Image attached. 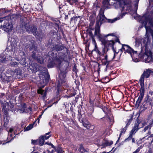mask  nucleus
<instances>
[{
  "mask_svg": "<svg viewBox=\"0 0 153 153\" xmlns=\"http://www.w3.org/2000/svg\"><path fill=\"white\" fill-rule=\"evenodd\" d=\"M110 0H103L102 3L104 7L109 9L110 8V5H113L116 8L120 7L122 12V14L119 17L111 20L110 22L111 23L122 19L126 13L130 12L131 10L130 0H114V2L111 4L109 3Z\"/></svg>",
  "mask_w": 153,
  "mask_h": 153,
  "instance_id": "nucleus-1",
  "label": "nucleus"
},
{
  "mask_svg": "<svg viewBox=\"0 0 153 153\" xmlns=\"http://www.w3.org/2000/svg\"><path fill=\"white\" fill-rule=\"evenodd\" d=\"M13 53L12 51L6 49L5 52L0 54V62L3 63H9L10 66L11 67H17L19 63L15 62L14 60L15 59L17 61H19V60L17 57L13 59L12 57Z\"/></svg>",
  "mask_w": 153,
  "mask_h": 153,
  "instance_id": "nucleus-2",
  "label": "nucleus"
},
{
  "mask_svg": "<svg viewBox=\"0 0 153 153\" xmlns=\"http://www.w3.org/2000/svg\"><path fill=\"white\" fill-rule=\"evenodd\" d=\"M119 51H120L121 52L120 54V56H121L122 54V52L124 51L125 53H128L131 55L133 60L137 56V51H134L127 45H122V50L120 49Z\"/></svg>",
  "mask_w": 153,
  "mask_h": 153,
  "instance_id": "nucleus-3",
  "label": "nucleus"
},
{
  "mask_svg": "<svg viewBox=\"0 0 153 153\" xmlns=\"http://www.w3.org/2000/svg\"><path fill=\"white\" fill-rule=\"evenodd\" d=\"M112 36L113 37V38L112 39V40H108L106 39V38L107 37H104L102 39L103 40V41H101L102 42V44L105 46L104 48H103L102 50V52H103L104 53H105V48L108 46L111 47L113 49H114L113 45L115 42H114L113 39L114 38H115V36H114H114Z\"/></svg>",
  "mask_w": 153,
  "mask_h": 153,
  "instance_id": "nucleus-4",
  "label": "nucleus"
},
{
  "mask_svg": "<svg viewBox=\"0 0 153 153\" xmlns=\"http://www.w3.org/2000/svg\"><path fill=\"white\" fill-rule=\"evenodd\" d=\"M150 74H153V71L151 69H148L144 71L143 74H142L140 79V85H144V78H148Z\"/></svg>",
  "mask_w": 153,
  "mask_h": 153,
  "instance_id": "nucleus-5",
  "label": "nucleus"
},
{
  "mask_svg": "<svg viewBox=\"0 0 153 153\" xmlns=\"http://www.w3.org/2000/svg\"><path fill=\"white\" fill-rule=\"evenodd\" d=\"M2 27L4 31L6 32H9L12 30L13 28V25L11 19L4 20V23Z\"/></svg>",
  "mask_w": 153,
  "mask_h": 153,
  "instance_id": "nucleus-6",
  "label": "nucleus"
},
{
  "mask_svg": "<svg viewBox=\"0 0 153 153\" xmlns=\"http://www.w3.org/2000/svg\"><path fill=\"white\" fill-rule=\"evenodd\" d=\"M34 67H33V65H31V68H30L33 70L37 71H40L41 72V74L45 75L47 74V70L45 68H42L41 66H39L36 64H33Z\"/></svg>",
  "mask_w": 153,
  "mask_h": 153,
  "instance_id": "nucleus-7",
  "label": "nucleus"
},
{
  "mask_svg": "<svg viewBox=\"0 0 153 153\" xmlns=\"http://www.w3.org/2000/svg\"><path fill=\"white\" fill-rule=\"evenodd\" d=\"M104 10L101 8L100 11L99 15L98 16V20L97 22V24L98 26L100 25L105 21L106 18L104 15Z\"/></svg>",
  "mask_w": 153,
  "mask_h": 153,
  "instance_id": "nucleus-8",
  "label": "nucleus"
},
{
  "mask_svg": "<svg viewBox=\"0 0 153 153\" xmlns=\"http://www.w3.org/2000/svg\"><path fill=\"white\" fill-rule=\"evenodd\" d=\"M95 35L96 36L100 41H103L102 39L104 37H107L109 36H114L113 33L109 34L107 35H102L100 33V28L99 27H96L95 29Z\"/></svg>",
  "mask_w": 153,
  "mask_h": 153,
  "instance_id": "nucleus-9",
  "label": "nucleus"
},
{
  "mask_svg": "<svg viewBox=\"0 0 153 153\" xmlns=\"http://www.w3.org/2000/svg\"><path fill=\"white\" fill-rule=\"evenodd\" d=\"M141 85V87L140 89V94L136 102V104L138 105H139L140 103L141 102L142 100L143 99L144 94V85Z\"/></svg>",
  "mask_w": 153,
  "mask_h": 153,
  "instance_id": "nucleus-10",
  "label": "nucleus"
},
{
  "mask_svg": "<svg viewBox=\"0 0 153 153\" xmlns=\"http://www.w3.org/2000/svg\"><path fill=\"white\" fill-rule=\"evenodd\" d=\"M32 109L30 107H29L27 109L26 105L25 103H23L21 105V108L19 109V111L20 113H28Z\"/></svg>",
  "mask_w": 153,
  "mask_h": 153,
  "instance_id": "nucleus-11",
  "label": "nucleus"
},
{
  "mask_svg": "<svg viewBox=\"0 0 153 153\" xmlns=\"http://www.w3.org/2000/svg\"><path fill=\"white\" fill-rule=\"evenodd\" d=\"M153 124V119H152L150 122L149 123V124L147 126H145L143 130L142 131L143 132H146V131H147L148 132L146 134V136H148V135H150L151 133V131L150 130Z\"/></svg>",
  "mask_w": 153,
  "mask_h": 153,
  "instance_id": "nucleus-12",
  "label": "nucleus"
},
{
  "mask_svg": "<svg viewBox=\"0 0 153 153\" xmlns=\"http://www.w3.org/2000/svg\"><path fill=\"white\" fill-rule=\"evenodd\" d=\"M65 72H61L59 76V79L58 80L59 85H61L65 82Z\"/></svg>",
  "mask_w": 153,
  "mask_h": 153,
  "instance_id": "nucleus-13",
  "label": "nucleus"
},
{
  "mask_svg": "<svg viewBox=\"0 0 153 153\" xmlns=\"http://www.w3.org/2000/svg\"><path fill=\"white\" fill-rule=\"evenodd\" d=\"M144 57L146 63L150 62L153 60L152 55L151 53H149L148 54H145Z\"/></svg>",
  "mask_w": 153,
  "mask_h": 153,
  "instance_id": "nucleus-14",
  "label": "nucleus"
},
{
  "mask_svg": "<svg viewBox=\"0 0 153 153\" xmlns=\"http://www.w3.org/2000/svg\"><path fill=\"white\" fill-rule=\"evenodd\" d=\"M48 89H46L45 91L43 90L41 88H40L37 90L38 93L42 95L41 98L44 100L46 98V92Z\"/></svg>",
  "mask_w": 153,
  "mask_h": 153,
  "instance_id": "nucleus-15",
  "label": "nucleus"
},
{
  "mask_svg": "<svg viewBox=\"0 0 153 153\" xmlns=\"http://www.w3.org/2000/svg\"><path fill=\"white\" fill-rule=\"evenodd\" d=\"M3 106V110L4 112L6 113L9 109V106L8 103L4 101L3 102L1 103Z\"/></svg>",
  "mask_w": 153,
  "mask_h": 153,
  "instance_id": "nucleus-16",
  "label": "nucleus"
},
{
  "mask_svg": "<svg viewBox=\"0 0 153 153\" xmlns=\"http://www.w3.org/2000/svg\"><path fill=\"white\" fill-rule=\"evenodd\" d=\"M62 60L63 59H59L56 58L53 59V62L56 66H58L60 65Z\"/></svg>",
  "mask_w": 153,
  "mask_h": 153,
  "instance_id": "nucleus-17",
  "label": "nucleus"
},
{
  "mask_svg": "<svg viewBox=\"0 0 153 153\" xmlns=\"http://www.w3.org/2000/svg\"><path fill=\"white\" fill-rule=\"evenodd\" d=\"M113 143L112 141H105L103 142L102 144V147H105L106 146H110Z\"/></svg>",
  "mask_w": 153,
  "mask_h": 153,
  "instance_id": "nucleus-18",
  "label": "nucleus"
},
{
  "mask_svg": "<svg viewBox=\"0 0 153 153\" xmlns=\"http://www.w3.org/2000/svg\"><path fill=\"white\" fill-rule=\"evenodd\" d=\"M140 123H139L138 122L136 123L135 126L133 128L131 131H132L133 133H135L140 127H139V125Z\"/></svg>",
  "mask_w": 153,
  "mask_h": 153,
  "instance_id": "nucleus-19",
  "label": "nucleus"
},
{
  "mask_svg": "<svg viewBox=\"0 0 153 153\" xmlns=\"http://www.w3.org/2000/svg\"><path fill=\"white\" fill-rule=\"evenodd\" d=\"M32 57L34 59H36L37 60V61H38V62H39V63H40L41 64H42V63H43V59L42 58H36V57H35V55L34 52H33V54L32 55Z\"/></svg>",
  "mask_w": 153,
  "mask_h": 153,
  "instance_id": "nucleus-20",
  "label": "nucleus"
},
{
  "mask_svg": "<svg viewBox=\"0 0 153 153\" xmlns=\"http://www.w3.org/2000/svg\"><path fill=\"white\" fill-rule=\"evenodd\" d=\"M7 73L10 75V76H13L14 75L15 72L12 69H9L7 71Z\"/></svg>",
  "mask_w": 153,
  "mask_h": 153,
  "instance_id": "nucleus-21",
  "label": "nucleus"
},
{
  "mask_svg": "<svg viewBox=\"0 0 153 153\" xmlns=\"http://www.w3.org/2000/svg\"><path fill=\"white\" fill-rule=\"evenodd\" d=\"M20 63L21 64L23 65H26V62H25V55L24 54H23V55L22 57V59L21 60Z\"/></svg>",
  "mask_w": 153,
  "mask_h": 153,
  "instance_id": "nucleus-22",
  "label": "nucleus"
},
{
  "mask_svg": "<svg viewBox=\"0 0 153 153\" xmlns=\"http://www.w3.org/2000/svg\"><path fill=\"white\" fill-rule=\"evenodd\" d=\"M39 145L42 146L44 144V139L43 136H42L39 137Z\"/></svg>",
  "mask_w": 153,
  "mask_h": 153,
  "instance_id": "nucleus-23",
  "label": "nucleus"
},
{
  "mask_svg": "<svg viewBox=\"0 0 153 153\" xmlns=\"http://www.w3.org/2000/svg\"><path fill=\"white\" fill-rule=\"evenodd\" d=\"M13 137H12L10 140V141H7L6 142H5V140L3 138H0V144H2L3 145L8 143L11 140H12L13 139Z\"/></svg>",
  "mask_w": 153,
  "mask_h": 153,
  "instance_id": "nucleus-24",
  "label": "nucleus"
},
{
  "mask_svg": "<svg viewBox=\"0 0 153 153\" xmlns=\"http://www.w3.org/2000/svg\"><path fill=\"white\" fill-rule=\"evenodd\" d=\"M82 122L83 125L85 128V129H89L90 128V125L88 122H87V123H85L82 121Z\"/></svg>",
  "mask_w": 153,
  "mask_h": 153,
  "instance_id": "nucleus-25",
  "label": "nucleus"
},
{
  "mask_svg": "<svg viewBox=\"0 0 153 153\" xmlns=\"http://www.w3.org/2000/svg\"><path fill=\"white\" fill-rule=\"evenodd\" d=\"M132 131H131L129 136L128 137V138H127L125 140L126 141H130V140H131V139L133 138V135L134 133L132 132Z\"/></svg>",
  "mask_w": 153,
  "mask_h": 153,
  "instance_id": "nucleus-26",
  "label": "nucleus"
},
{
  "mask_svg": "<svg viewBox=\"0 0 153 153\" xmlns=\"http://www.w3.org/2000/svg\"><path fill=\"white\" fill-rule=\"evenodd\" d=\"M79 151L81 153H85V152H88L87 150L85 149L82 145H80L79 147Z\"/></svg>",
  "mask_w": 153,
  "mask_h": 153,
  "instance_id": "nucleus-27",
  "label": "nucleus"
},
{
  "mask_svg": "<svg viewBox=\"0 0 153 153\" xmlns=\"http://www.w3.org/2000/svg\"><path fill=\"white\" fill-rule=\"evenodd\" d=\"M94 51H96V52L100 56H102L104 53L103 52V54L101 53L99 50L98 49V47H97V46H96V47H95L94 48Z\"/></svg>",
  "mask_w": 153,
  "mask_h": 153,
  "instance_id": "nucleus-28",
  "label": "nucleus"
},
{
  "mask_svg": "<svg viewBox=\"0 0 153 153\" xmlns=\"http://www.w3.org/2000/svg\"><path fill=\"white\" fill-rule=\"evenodd\" d=\"M34 123L33 124H30L25 129V131H28L31 129L33 127V125Z\"/></svg>",
  "mask_w": 153,
  "mask_h": 153,
  "instance_id": "nucleus-29",
  "label": "nucleus"
},
{
  "mask_svg": "<svg viewBox=\"0 0 153 153\" xmlns=\"http://www.w3.org/2000/svg\"><path fill=\"white\" fill-rule=\"evenodd\" d=\"M14 72H15V73H16V74L17 75H20L22 74L21 69L19 68L16 69Z\"/></svg>",
  "mask_w": 153,
  "mask_h": 153,
  "instance_id": "nucleus-30",
  "label": "nucleus"
},
{
  "mask_svg": "<svg viewBox=\"0 0 153 153\" xmlns=\"http://www.w3.org/2000/svg\"><path fill=\"white\" fill-rule=\"evenodd\" d=\"M102 61L103 65H108L110 62V61L109 60H102Z\"/></svg>",
  "mask_w": 153,
  "mask_h": 153,
  "instance_id": "nucleus-31",
  "label": "nucleus"
},
{
  "mask_svg": "<svg viewBox=\"0 0 153 153\" xmlns=\"http://www.w3.org/2000/svg\"><path fill=\"white\" fill-rule=\"evenodd\" d=\"M126 131V129H125V128H123L122 129L121 131V132H120V136L119 137V138L118 139H119V138H120V136L123 134H124V132H125V131Z\"/></svg>",
  "mask_w": 153,
  "mask_h": 153,
  "instance_id": "nucleus-32",
  "label": "nucleus"
},
{
  "mask_svg": "<svg viewBox=\"0 0 153 153\" xmlns=\"http://www.w3.org/2000/svg\"><path fill=\"white\" fill-rule=\"evenodd\" d=\"M92 39L93 44L94 45L95 47H96V46H97V44L95 39L94 37H92Z\"/></svg>",
  "mask_w": 153,
  "mask_h": 153,
  "instance_id": "nucleus-33",
  "label": "nucleus"
},
{
  "mask_svg": "<svg viewBox=\"0 0 153 153\" xmlns=\"http://www.w3.org/2000/svg\"><path fill=\"white\" fill-rule=\"evenodd\" d=\"M0 12L1 14H3L6 12V10L4 8L0 9Z\"/></svg>",
  "mask_w": 153,
  "mask_h": 153,
  "instance_id": "nucleus-34",
  "label": "nucleus"
},
{
  "mask_svg": "<svg viewBox=\"0 0 153 153\" xmlns=\"http://www.w3.org/2000/svg\"><path fill=\"white\" fill-rule=\"evenodd\" d=\"M50 132H49L47 133H46L45 134V140H47L51 136V135H49L48 136H47L48 135H49L50 134Z\"/></svg>",
  "mask_w": 153,
  "mask_h": 153,
  "instance_id": "nucleus-35",
  "label": "nucleus"
},
{
  "mask_svg": "<svg viewBox=\"0 0 153 153\" xmlns=\"http://www.w3.org/2000/svg\"><path fill=\"white\" fill-rule=\"evenodd\" d=\"M36 29L35 27H33V29L32 30H31V32L33 33V34L35 35V34L36 33Z\"/></svg>",
  "mask_w": 153,
  "mask_h": 153,
  "instance_id": "nucleus-36",
  "label": "nucleus"
},
{
  "mask_svg": "<svg viewBox=\"0 0 153 153\" xmlns=\"http://www.w3.org/2000/svg\"><path fill=\"white\" fill-rule=\"evenodd\" d=\"M55 48L57 51H60L62 50V48L61 47H59V46L58 45L56 46Z\"/></svg>",
  "mask_w": 153,
  "mask_h": 153,
  "instance_id": "nucleus-37",
  "label": "nucleus"
},
{
  "mask_svg": "<svg viewBox=\"0 0 153 153\" xmlns=\"http://www.w3.org/2000/svg\"><path fill=\"white\" fill-rule=\"evenodd\" d=\"M113 51L114 52V56L113 58V59H114L115 57L117 56V55L118 54V53H119V51H118L117 52H116L115 50L114 49H113Z\"/></svg>",
  "mask_w": 153,
  "mask_h": 153,
  "instance_id": "nucleus-38",
  "label": "nucleus"
},
{
  "mask_svg": "<svg viewBox=\"0 0 153 153\" xmlns=\"http://www.w3.org/2000/svg\"><path fill=\"white\" fill-rule=\"evenodd\" d=\"M37 140H32V141H31V143L32 144H37Z\"/></svg>",
  "mask_w": 153,
  "mask_h": 153,
  "instance_id": "nucleus-39",
  "label": "nucleus"
},
{
  "mask_svg": "<svg viewBox=\"0 0 153 153\" xmlns=\"http://www.w3.org/2000/svg\"><path fill=\"white\" fill-rule=\"evenodd\" d=\"M142 149V147L140 146L139 148H138L134 152L136 153H137L138 152H139L140 149Z\"/></svg>",
  "mask_w": 153,
  "mask_h": 153,
  "instance_id": "nucleus-40",
  "label": "nucleus"
},
{
  "mask_svg": "<svg viewBox=\"0 0 153 153\" xmlns=\"http://www.w3.org/2000/svg\"><path fill=\"white\" fill-rule=\"evenodd\" d=\"M63 152L61 149H59L57 151L58 153H63Z\"/></svg>",
  "mask_w": 153,
  "mask_h": 153,
  "instance_id": "nucleus-41",
  "label": "nucleus"
},
{
  "mask_svg": "<svg viewBox=\"0 0 153 153\" xmlns=\"http://www.w3.org/2000/svg\"><path fill=\"white\" fill-rule=\"evenodd\" d=\"M13 131V129L12 128H10L9 131H8V134H10V133H12Z\"/></svg>",
  "mask_w": 153,
  "mask_h": 153,
  "instance_id": "nucleus-42",
  "label": "nucleus"
},
{
  "mask_svg": "<svg viewBox=\"0 0 153 153\" xmlns=\"http://www.w3.org/2000/svg\"><path fill=\"white\" fill-rule=\"evenodd\" d=\"M31 42H27V44H28L27 45L28 46V48L30 47V48H32V47H33L32 46H31L30 45V44H31Z\"/></svg>",
  "mask_w": 153,
  "mask_h": 153,
  "instance_id": "nucleus-43",
  "label": "nucleus"
},
{
  "mask_svg": "<svg viewBox=\"0 0 153 153\" xmlns=\"http://www.w3.org/2000/svg\"><path fill=\"white\" fill-rule=\"evenodd\" d=\"M132 16L134 17L135 19H137L136 17L137 16V13L135 12L134 13V14H133Z\"/></svg>",
  "mask_w": 153,
  "mask_h": 153,
  "instance_id": "nucleus-44",
  "label": "nucleus"
},
{
  "mask_svg": "<svg viewBox=\"0 0 153 153\" xmlns=\"http://www.w3.org/2000/svg\"><path fill=\"white\" fill-rule=\"evenodd\" d=\"M45 144H48L49 145H50L52 147H53L54 146H53V145L51 143H48V142H47V143H45Z\"/></svg>",
  "mask_w": 153,
  "mask_h": 153,
  "instance_id": "nucleus-45",
  "label": "nucleus"
},
{
  "mask_svg": "<svg viewBox=\"0 0 153 153\" xmlns=\"http://www.w3.org/2000/svg\"><path fill=\"white\" fill-rule=\"evenodd\" d=\"M102 60H108V56L107 55L105 56L104 58L102 59Z\"/></svg>",
  "mask_w": 153,
  "mask_h": 153,
  "instance_id": "nucleus-46",
  "label": "nucleus"
},
{
  "mask_svg": "<svg viewBox=\"0 0 153 153\" xmlns=\"http://www.w3.org/2000/svg\"><path fill=\"white\" fill-rule=\"evenodd\" d=\"M8 134V137L7 139L8 140H9L10 138L12 136V134H11V133H10V134Z\"/></svg>",
  "mask_w": 153,
  "mask_h": 153,
  "instance_id": "nucleus-47",
  "label": "nucleus"
},
{
  "mask_svg": "<svg viewBox=\"0 0 153 153\" xmlns=\"http://www.w3.org/2000/svg\"><path fill=\"white\" fill-rule=\"evenodd\" d=\"M150 103L152 104V105H153V96L151 99V102H150Z\"/></svg>",
  "mask_w": 153,
  "mask_h": 153,
  "instance_id": "nucleus-48",
  "label": "nucleus"
},
{
  "mask_svg": "<svg viewBox=\"0 0 153 153\" xmlns=\"http://www.w3.org/2000/svg\"><path fill=\"white\" fill-rule=\"evenodd\" d=\"M54 66L53 65H50V64H49L48 65V68H52V67H53V66Z\"/></svg>",
  "mask_w": 153,
  "mask_h": 153,
  "instance_id": "nucleus-49",
  "label": "nucleus"
},
{
  "mask_svg": "<svg viewBox=\"0 0 153 153\" xmlns=\"http://www.w3.org/2000/svg\"><path fill=\"white\" fill-rule=\"evenodd\" d=\"M132 140V143H134L135 142V140L134 138L133 137L131 139Z\"/></svg>",
  "mask_w": 153,
  "mask_h": 153,
  "instance_id": "nucleus-50",
  "label": "nucleus"
},
{
  "mask_svg": "<svg viewBox=\"0 0 153 153\" xmlns=\"http://www.w3.org/2000/svg\"><path fill=\"white\" fill-rule=\"evenodd\" d=\"M3 21V18L0 19V22H1Z\"/></svg>",
  "mask_w": 153,
  "mask_h": 153,
  "instance_id": "nucleus-51",
  "label": "nucleus"
},
{
  "mask_svg": "<svg viewBox=\"0 0 153 153\" xmlns=\"http://www.w3.org/2000/svg\"><path fill=\"white\" fill-rule=\"evenodd\" d=\"M152 152L151 150H150V149H149V153H151Z\"/></svg>",
  "mask_w": 153,
  "mask_h": 153,
  "instance_id": "nucleus-52",
  "label": "nucleus"
},
{
  "mask_svg": "<svg viewBox=\"0 0 153 153\" xmlns=\"http://www.w3.org/2000/svg\"><path fill=\"white\" fill-rule=\"evenodd\" d=\"M45 83H44V85L42 86V87L43 88L45 85Z\"/></svg>",
  "mask_w": 153,
  "mask_h": 153,
  "instance_id": "nucleus-53",
  "label": "nucleus"
},
{
  "mask_svg": "<svg viewBox=\"0 0 153 153\" xmlns=\"http://www.w3.org/2000/svg\"><path fill=\"white\" fill-rule=\"evenodd\" d=\"M149 94H150L151 95H152V92H150Z\"/></svg>",
  "mask_w": 153,
  "mask_h": 153,
  "instance_id": "nucleus-54",
  "label": "nucleus"
},
{
  "mask_svg": "<svg viewBox=\"0 0 153 153\" xmlns=\"http://www.w3.org/2000/svg\"><path fill=\"white\" fill-rule=\"evenodd\" d=\"M145 123H142L143 126H144Z\"/></svg>",
  "mask_w": 153,
  "mask_h": 153,
  "instance_id": "nucleus-55",
  "label": "nucleus"
},
{
  "mask_svg": "<svg viewBox=\"0 0 153 153\" xmlns=\"http://www.w3.org/2000/svg\"><path fill=\"white\" fill-rule=\"evenodd\" d=\"M57 102H58V101H57L56 102H54L53 103L56 104L57 103Z\"/></svg>",
  "mask_w": 153,
  "mask_h": 153,
  "instance_id": "nucleus-56",
  "label": "nucleus"
},
{
  "mask_svg": "<svg viewBox=\"0 0 153 153\" xmlns=\"http://www.w3.org/2000/svg\"><path fill=\"white\" fill-rule=\"evenodd\" d=\"M38 123H39V118H38Z\"/></svg>",
  "mask_w": 153,
  "mask_h": 153,
  "instance_id": "nucleus-57",
  "label": "nucleus"
},
{
  "mask_svg": "<svg viewBox=\"0 0 153 153\" xmlns=\"http://www.w3.org/2000/svg\"><path fill=\"white\" fill-rule=\"evenodd\" d=\"M153 134H152V135H151V136H150V137H153Z\"/></svg>",
  "mask_w": 153,
  "mask_h": 153,
  "instance_id": "nucleus-58",
  "label": "nucleus"
},
{
  "mask_svg": "<svg viewBox=\"0 0 153 153\" xmlns=\"http://www.w3.org/2000/svg\"><path fill=\"white\" fill-rule=\"evenodd\" d=\"M41 116H42V115H40L39 117V118H41Z\"/></svg>",
  "mask_w": 153,
  "mask_h": 153,
  "instance_id": "nucleus-59",
  "label": "nucleus"
},
{
  "mask_svg": "<svg viewBox=\"0 0 153 153\" xmlns=\"http://www.w3.org/2000/svg\"><path fill=\"white\" fill-rule=\"evenodd\" d=\"M132 153H136L135 152H134Z\"/></svg>",
  "mask_w": 153,
  "mask_h": 153,
  "instance_id": "nucleus-60",
  "label": "nucleus"
},
{
  "mask_svg": "<svg viewBox=\"0 0 153 153\" xmlns=\"http://www.w3.org/2000/svg\"><path fill=\"white\" fill-rule=\"evenodd\" d=\"M150 1H153V0H150Z\"/></svg>",
  "mask_w": 153,
  "mask_h": 153,
  "instance_id": "nucleus-61",
  "label": "nucleus"
},
{
  "mask_svg": "<svg viewBox=\"0 0 153 153\" xmlns=\"http://www.w3.org/2000/svg\"><path fill=\"white\" fill-rule=\"evenodd\" d=\"M35 123V122H34L33 123L34 124Z\"/></svg>",
  "mask_w": 153,
  "mask_h": 153,
  "instance_id": "nucleus-62",
  "label": "nucleus"
},
{
  "mask_svg": "<svg viewBox=\"0 0 153 153\" xmlns=\"http://www.w3.org/2000/svg\"><path fill=\"white\" fill-rule=\"evenodd\" d=\"M145 138V137H144L143 138H143Z\"/></svg>",
  "mask_w": 153,
  "mask_h": 153,
  "instance_id": "nucleus-63",
  "label": "nucleus"
},
{
  "mask_svg": "<svg viewBox=\"0 0 153 153\" xmlns=\"http://www.w3.org/2000/svg\"><path fill=\"white\" fill-rule=\"evenodd\" d=\"M51 153V152H49V153Z\"/></svg>",
  "mask_w": 153,
  "mask_h": 153,
  "instance_id": "nucleus-64",
  "label": "nucleus"
}]
</instances>
